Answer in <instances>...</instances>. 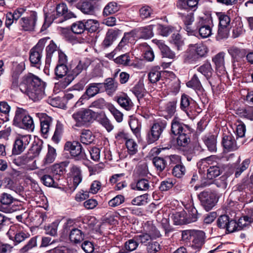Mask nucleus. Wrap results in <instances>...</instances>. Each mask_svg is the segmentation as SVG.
I'll return each mask as SVG.
<instances>
[{"mask_svg": "<svg viewBox=\"0 0 253 253\" xmlns=\"http://www.w3.org/2000/svg\"><path fill=\"white\" fill-rule=\"evenodd\" d=\"M189 52L195 57L194 59L203 57L208 52L207 47L202 43L191 44L189 46Z\"/></svg>", "mask_w": 253, "mask_h": 253, "instance_id": "obj_19", "label": "nucleus"}, {"mask_svg": "<svg viewBox=\"0 0 253 253\" xmlns=\"http://www.w3.org/2000/svg\"><path fill=\"white\" fill-rule=\"evenodd\" d=\"M153 163L157 170L162 171L166 167V162L162 158L155 157L153 158Z\"/></svg>", "mask_w": 253, "mask_h": 253, "instance_id": "obj_62", "label": "nucleus"}, {"mask_svg": "<svg viewBox=\"0 0 253 253\" xmlns=\"http://www.w3.org/2000/svg\"><path fill=\"white\" fill-rule=\"evenodd\" d=\"M196 23L197 29L201 38L205 39L210 37L212 34V22L211 18L205 15L199 17Z\"/></svg>", "mask_w": 253, "mask_h": 253, "instance_id": "obj_7", "label": "nucleus"}, {"mask_svg": "<svg viewBox=\"0 0 253 253\" xmlns=\"http://www.w3.org/2000/svg\"><path fill=\"white\" fill-rule=\"evenodd\" d=\"M72 31L76 34H81L85 29L84 21H79L73 23L71 26Z\"/></svg>", "mask_w": 253, "mask_h": 253, "instance_id": "obj_50", "label": "nucleus"}, {"mask_svg": "<svg viewBox=\"0 0 253 253\" xmlns=\"http://www.w3.org/2000/svg\"><path fill=\"white\" fill-rule=\"evenodd\" d=\"M228 52L231 56L232 58V63L234 69L237 67L239 64L236 65V62L240 61V59L244 58L246 55V53L243 49H241L238 47L232 46L228 49Z\"/></svg>", "mask_w": 253, "mask_h": 253, "instance_id": "obj_22", "label": "nucleus"}, {"mask_svg": "<svg viewBox=\"0 0 253 253\" xmlns=\"http://www.w3.org/2000/svg\"><path fill=\"white\" fill-rule=\"evenodd\" d=\"M56 156V150L50 145L48 146V152L44 159L45 164L52 163L55 159Z\"/></svg>", "mask_w": 253, "mask_h": 253, "instance_id": "obj_49", "label": "nucleus"}, {"mask_svg": "<svg viewBox=\"0 0 253 253\" xmlns=\"http://www.w3.org/2000/svg\"><path fill=\"white\" fill-rule=\"evenodd\" d=\"M94 139V136L92 132L89 129L82 130L80 135L81 142L86 145L91 144Z\"/></svg>", "mask_w": 253, "mask_h": 253, "instance_id": "obj_37", "label": "nucleus"}, {"mask_svg": "<svg viewBox=\"0 0 253 253\" xmlns=\"http://www.w3.org/2000/svg\"><path fill=\"white\" fill-rule=\"evenodd\" d=\"M250 163L249 159H246L244 160L241 165L237 168L235 170V176L236 177H238L240 176L241 173L249 167Z\"/></svg>", "mask_w": 253, "mask_h": 253, "instance_id": "obj_60", "label": "nucleus"}, {"mask_svg": "<svg viewBox=\"0 0 253 253\" xmlns=\"http://www.w3.org/2000/svg\"><path fill=\"white\" fill-rule=\"evenodd\" d=\"M119 105L126 110H130L133 107V103L126 95L120 96L118 99Z\"/></svg>", "mask_w": 253, "mask_h": 253, "instance_id": "obj_43", "label": "nucleus"}, {"mask_svg": "<svg viewBox=\"0 0 253 253\" xmlns=\"http://www.w3.org/2000/svg\"><path fill=\"white\" fill-rule=\"evenodd\" d=\"M164 115V117L168 120L171 118L174 115V103L170 102L167 104Z\"/></svg>", "mask_w": 253, "mask_h": 253, "instance_id": "obj_64", "label": "nucleus"}, {"mask_svg": "<svg viewBox=\"0 0 253 253\" xmlns=\"http://www.w3.org/2000/svg\"><path fill=\"white\" fill-rule=\"evenodd\" d=\"M85 29L89 32H96L99 26V23L96 20L92 19L84 20Z\"/></svg>", "mask_w": 253, "mask_h": 253, "instance_id": "obj_47", "label": "nucleus"}, {"mask_svg": "<svg viewBox=\"0 0 253 253\" xmlns=\"http://www.w3.org/2000/svg\"><path fill=\"white\" fill-rule=\"evenodd\" d=\"M84 63L80 61L77 66L73 70V74H68L64 80L60 82V84L62 88H65L69 85L75 79V77L79 75L85 68Z\"/></svg>", "mask_w": 253, "mask_h": 253, "instance_id": "obj_18", "label": "nucleus"}, {"mask_svg": "<svg viewBox=\"0 0 253 253\" xmlns=\"http://www.w3.org/2000/svg\"><path fill=\"white\" fill-rule=\"evenodd\" d=\"M221 173V169L217 165L210 166L207 169V178L212 179L219 176Z\"/></svg>", "mask_w": 253, "mask_h": 253, "instance_id": "obj_44", "label": "nucleus"}, {"mask_svg": "<svg viewBox=\"0 0 253 253\" xmlns=\"http://www.w3.org/2000/svg\"><path fill=\"white\" fill-rule=\"evenodd\" d=\"M119 10V6L116 2H110L104 7L103 14L104 15H109L115 13Z\"/></svg>", "mask_w": 253, "mask_h": 253, "instance_id": "obj_46", "label": "nucleus"}, {"mask_svg": "<svg viewBox=\"0 0 253 253\" xmlns=\"http://www.w3.org/2000/svg\"><path fill=\"white\" fill-rule=\"evenodd\" d=\"M194 239L192 247L195 249L199 250L205 243V234L201 230H193Z\"/></svg>", "mask_w": 253, "mask_h": 253, "instance_id": "obj_24", "label": "nucleus"}, {"mask_svg": "<svg viewBox=\"0 0 253 253\" xmlns=\"http://www.w3.org/2000/svg\"><path fill=\"white\" fill-rule=\"evenodd\" d=\"M56 15L52 18H48L46 14L45 16L44 23L43 24L41 31L45 30L51 24L52 21L59 17H63L64 20H68L73 17H76L75 14L72 11H69L66 4L62 3L57 5L56 7Z\"/></svg>", "mask_w": 253, "mask_h": 253, "instance_id": "obj_4", "label": "nucleus"}, {"mask_svg": "<svg viewBox=\"0 0 253 253\" xmlns=\"http://www.w3.org/2000/svg\"><path fill=\"white\" fill-rule=\"evenodd\" d=\"M133 94L137 98L138 100L142 98L146 93L142 82L139 81L130 90Z\"/></svg>", "mask_w": 253, "mask_h": 253, "instance_id": "obj_31", "label": "nucleus"}, {"mask_svg": "<svg viewBox=\"0 0 253 253\" xmlns=\"http://www.w3.org/2000/svg\"><path fill=\"white\" fill-rule=\"evenodd\" d=\"M148 195L147 194L137 196L131 201L133 205L141 206L146 204L148 201Z\"/></svg>", "mask_w": 253, "mask_h": 253, "instance_id": "obj_53", "label": "nucleus"}, {"mask_svg": "<svg viewBox=\"0 0 253 253\" xmlns=\"http://www.w3.org/2000/svg\"><path fill=\"white\" fill-rule=\"evenodd\" d=\"M222 144L223 147L228 151H234L238 149L234 137L229 132L223 134Z\"/></svg>", "mask_w": 253, "mask_h": 253, "instance_id": "obj_23", "label": "nucleus"}, {"mask_svg": "<svg viewBox=\"0 0 253 253\" xmlns=\"http://www.w3.org/2000/svg\"><path fill=\"white\" fill-rule=\"evenodd\" d=\"M138 243L135 239V236L131 239L128 240L125 244V249L127 252H132L137 249Z\"/></svg>", "mask_w": 253, "mask_h": 253, "instance_id": "obj_56", "label": "nucleus"}, {"mask_svg": "<svg viewBox=\"0 0 253 253\" xmlns=\"http://www.w3.org/2000/svg\"><path fill=\"white\" fill-rule=\"evenodd\" d=\"M153 25H149L136 29L139 39H150L153 36Z\"/></svg>", "mask_w": 253, "mask_h": 253, "instance_id": "obj_34", "label": "nucleus"}, {"mask_svg": "<svg viewBox=\"0 0 253 253\" xmlns=\"http://www.w3.org/2000/svg\"><path fill=\"white\" fill-rule=\"evenodd\" d=\"M48 39L43 38L32 48L29 53V60L33 66L39 67L42 63V58L45 44Z\"/></svg>", "mask_w": 253, "mask_h": 253, "instance_id": "obj_6", "label": "nucleus"}, {"mask_svg": "<svg viewBox=\"0 0 253 253\" xmlns=\"http://www.w3.org/2000/svg\"><path fill=\"white\" fill-rule=\"evenodd\" d=\"M190 134L189 127L184 124L180 123L175 120V136H181L184 134Z\"/></svg>", "mask_w": 253, "mask_h": 253, "instance_id": "obj_36", "label": "nucleus"}, {"mask_svg": "<svg viewBox=\"0 0 253 253\" xmlns=\"http://www.w3.org/2000/svg\"><path fill=\"white\" fill-rule=\"evenodd\" d=\"M119 30L110 29L107 32L105 38L102 43V45L104 48H107L112 44L113 42L116 40Z\"/></svg>", "mask_w": 253, "mask_h": 253, "instance_id": "obj_28", "label": "nucleus"}, {"mask_svg": "<svg viewBox=\"0 0 253 253\" xmlns=\"http://www.w3.org/2000/svg\"><path fill=\"white\" fill-rule=\"evenodd\" d=\"M124 36L129 43H133L136 39H139L136 29L133 30L129 32L125 33Z\"/></svg>", "mask_w": 253, "mask_h": 253, "instance_id": "obj_63", "label": "nucleus"}, {"mask_svg": "<svg viewBox=\"0 0 253 253\" xmlns=\"http://www.w3.org/2000/svg\"><path fill=\"white\" fill-rule=\"evenodd\" d=\"M205 144L207 145L209 151L215 152L216 150V139L213 135L206 136L204 138Z\"/></svg>", "mask_w": 253, "mask_h": 253, "instance_id": "obj_41", "label": "nucleus"}, {"mask_svg": "<svg viewBox=\"0 0 253 253\" xmlns=\"http://www.w3.org/2000/svg\"><path fill=\"white\" fill-rule=\"evenodd\" d=\"M199 198L201 205L207 211L211 210L218 201L216 194L211 191H204L201 192Z\"/></svg>", "mask_w": 253, "mask_h": 253, "instance_id": "obj_12", "label": "nucleus"}, {"mask_svg": "<svg viewBox=\"0 0 253 253\" xmlns=\"http://www.w3.org/2000/svg\"><path fill=\"white\" fill-rule=\"evenodd\" d=\"M13 125L26 130L33 131L35 128L33 119L28 112L22 108L18 107L15 112Z\"/></svg>", "mask_w": 253, "mask_h": 253, "instance_id": "obj_2", "label": "nucleus"}, {"mask_svg": "<svg viewBox=\"0 0 253 253\" xmlns=\"http://www.w3.org/2000/svg\"><path fill=\"white\" fill-rule=\"evenodd\" d=\"M67 161L55 164L51 167V171L54 175L62 176L66 172V169L69 165Z\"/></svg>", "mask_w": 253, "mask_h": 253, "instance_id": "obj_30", "label": "nucleus"}, {"mask_svg": "<svg viewBox=\"0 0 253 253\" xmlns=\"http://www.w3.org/2000/svg\"><path fill=\"white\" fill-rule=\"evenodd\" d=\"M179 17L183 21L186 30L188 33H193L194 29L192 25L194 21V17L193 13H178Z\"/></svg>", "mask_w": 253, "mask_h": 253, "instance_id": "obj_26", "label": "nucleus"}, {"mask_svg": "<svg viewBox=\"0 0 253 253\" xmlns=\"http://www.w3.org/2000/svg\"><path fill=\"white\" fill-rule=\"evenodd\" d=\"M32 161V157L27 153L13 158L12 160L14 165L26 170H32L38 168L36 161H34L32 164H30Z\"/></svg>", "mask_w": 253, "mask_h": 253, "instance_id": "obj_10", "label": "nucleus"}, {"mask_svg": "<svg viewBox=\"0 0 253 253\" xmlns=\"http://www.w3.org/2000/svg\"><path fill=\"white\" fill-rule=\"evenodd\" d=\"M154 41L155 42V43L161 50L164 57L169 58L171 59H173L174 54L167 45L161 41L154 40Z\"/></svg>", "mask_w": 253, "mask_h": 253, "instance_id": "obj_35", "label": "nucleus"}, {"mask_svg": "<svg viewBox=\"0 0 253 253\" xmlns=\"http://www.w3.org/2000/svg\"><path fill=\"white\" fill-rule=\"evenodd\" d=\"M64 150L68 151L72 157L78 160L86 159V155L81 143L77 141H68L64 145Z\"/></svg>", "mask_w": 253, "mask_h": 253, "instance_id": "obj_13", "label": "nucleus"}, {"mask_svg": "<svg viewBox=\"0 0 253 253\" xmlns=\"http://www.w3.org/2000/svg\"><path fill=\"white\" fill-rule=\"evenodd\" d=\"M94 115L95 113L91 110L84 109L74 113L72 117L76 122L77 126H82L91 122Z\"/></svg>", "mask_w": 253, "mask_h": 253, "instance_id": "obj_9", "label": "nucleus"}, {"mask_svg": "<svg viewBox=\"0 0 253 253\" xmlns=\"http://www.w3.org/2000/svg\"><path fill=\"white\" fill-rule=\"evenodd\" d=\"M79 9L84 14H90L93 12V6L88 1H84L79 5Z\"/></svg>", "mask_w": 253, "mask_h": 253, "instance_id": "obj_57", "label": "nucleus"}, {"mask_svg": "<svg viewBox=\"0 0 253 253\" xmlns=\"http://www.w3.org/2000/svg\"><path fill=\"white\" fill-rule=\"evenodd\" d=\"M162 73H169L170 75H173L172 71H162L161 70V68L159 66H155L152 68L148 73V77L150 82L153 84H156L160 80L162 77Z\"/></svg>", "mask_w": 253, "mask_h": 253, "instance_id": "obj_21", "label": "nucleus"}, {"mask_svg": "<svg viewBox=\"0 0 253 253\" xmlns=\"http://www.w3.org/2000/svg\"><path fill=\"white\" fill-rule=\"evenodd\" d=\"M129 126L136 137L140 136V131L141 129V123L135 118L131 117L128 122Z\"/></svg>", "mask_w": 253, "mask_h": 253, "instance_id": "obj_42", "label": "nucleus"}, {"mask_svg": "<svg viewBox=\"0 0 253 253\" xmlns=\"http://www.w3.org/2000/svg\"><path fill=\"white\" fill-rule=\"evenodd\" d=\"M63 132V125L61 122L57 121L55 127V130L52 137V140L56 143H58L60 141Z\"/></svg>", "mask_w": 253, "mask_h": 253, "instance_id": "obj_48", "label": "nucleus"}, {"mask_svg": "<svg viewBox=\"0 0 253 253\" xmlns=\"http://www.w3.org/2000/svg\"><path fill=\"white\" fill-rule=\"evenodd\" d=\"M135 239L137 242L142 244L146 245L149 243V241L152 239L151 236L149 234L146 233H142L139 235L135 236Z\"/></svg>", "mask_w": 253, "mask_h": 253, "instance_id": "obj_58", "label": "nucleus"}, {"mask_svg": "<svg viewBox=\"0 0 253 253\" xmlns=\"http://www.w3.org/2000/svg\"><path fill=\"white\" fill-rule=\"evenodd\" d=\"M197 70L203 75L208 80L210 79L213 72L211 65L209 62H205L204 64L200 66Z\"/></svg>", "mask_w": 253, "mask_h": 253, "instance_id": "obj_38", "label": "nucleus"}, {"mask_svg": "<svg viewBox=\"0 0 253 253\" xmlns=\"http://www.w3.org/2000/svg\"><path fill=\"white\" fill-rule=\"evenodd\" d=\"M1 211L5 213H10L20 209L21 203L11 194L3 192L0 194Z\"/></svg>", "mask_w": 253, "mask_h": 253, "instance_id": "obj_3", "label": "nucleus"}, {"mask_svg": "<svg viewBox=\"0 0 253 253\" xmlns=\"http://www.w3.org/2000/svg\"><path fill=\"white\" fill-rule=\"evenodd\" d=\"M103 84V87L108 94H113L117 90L118 83L112 78H107Z\"/></svg>", "mask_w": 253, "mask_h": 253, "instance_id": "obj_33", "label": "nucleus"}, {"mask_svg": "<svg viewBox=\"0 0 253 253\" xmlns=\"http://www.w3.org/2000/svg\"><path fill=\"white\" fill-rule=\"evenodd\" d=\"M126 145L130 155H134L137 151V145L132 139H128L126 141Z\"/></svg>", "mask_w": 253, "mask_h": 253, "instance_id": "obj_55", "label": "nucleus"}, {"mask_svg": "<svg viewBox=\"0 0 253 253\" xmlns=\"http://www.w3.org/2000/svg\"><path fill=\"white\" fill-rule=\"evenodd\" d=\"M6 234L8 238L13 242L15 246L24 241L30 236L29 233L19 224H14L11 226Z\"/></svg>", "mask_w": 253, "mask_h": 253, "instance_id": "obj_5", "label": "nucleus"}, {"mask_svg": "<svg viewBox=\"0 0 253 253\" xmlns=\"http://www.w3.org/2000/svg\"><path fill=\"white\" fill-rule=\"evenodd\" d=\"M41 180L42 183L47 187H55V183L52 177L48 174H45L41 177Z\"/></svg>", "mask_w": 253, "mask_h": 253, "instance_id": "obj_61", "label": "nucleus"}, {"mask_svg": "<svg viewBox=\"0 0 253 253\" xmlns=\"http://www.w3.org/2000/svg\"><path fill=\"white\" fill-rule=\"evenodd\" d=\"M85 237V233L78 228H73L70 232L69 239L75 244L81 243L84 240Z\"/></svg>", "mask_w": 253, "mask_h": 253, "instance_id": "obj_27", "label": "nucleus"}, {"mask_svg": "<svg viewBox=\"0 0 253 253\" xmlns=\"http://www.w3.org/2000/svg\"><path fill=\"white\" fill-rule=\"evenodd\" d=\"M167 123L165 120L155 122L147 134V142L152 144L157 141L166 128Z\"/></svg>", "mask_w": 253, "mask_h": 253, "instance_id": "obj_8", "label": "nucleus"}, {"mask_svg": "<svg viewBox=\"0 0 253 253\" xmlns=\"http://www.w3.org/2000/svg\"><path fill=\"white\" fill-rule=\"evenodd\" d=\"M31 140L30 135H18L14 141L12 149V154L19 155L26 149Z\"/></svg>", "mask_w": 253, "mask_h": 253, "instance_id": "obj_14", "label": "nucleus"}, {"mask_svg": "<svg viewBox=\"0 0 253 253\" xmlns=\"http://www.w3.org/2000/svg\"><path fill=\"white\" fill-rule=\"evenodd\" d=\"M38 237L31 238L30 240L19 250V253H29L32 249L37 247Z\"/></svg>", "mask_w": 253, "mask_h": 253, "instance_id": "obj_40", "label": "nucleus"}, {"mask_svg": "<svg viewBox=\"0 0 253 253\" xmlns=\"http://www.w3.org/2000/svg\"><path fill=\"white\" fill-rule=\"evenodd\" d=\"M114 61L118 64L123 66H128L130 64V58L128 53L122 54L114 59Z\"/></svg>", "mask_w": 253, "mask_h": 253, "instance_id": "obj_51", "label": "nucleus"}, {"mask_svg": "<svg viewBox=\"0 0 253 253\" xmlns=\"http://www.w3.org/2000/svg\"><path fill=\"white\" fill-rule=\"evenodd\" d=\"M42 148V141L34 142L31 148L29 149L27 154L32 157V161L34 159L38 157L40 154Z\"/></svg>", "mask_w": 253, "mask_h": 253, "instance_id": "obj_39", "label": "nucleus"}, {"mask_svg": "<svg viewBox=\"0 0 253 253\" xmlns=\"http://www.w3.org/2000/svg\"><path fill=\"white\" fill-rule=\"evenodd\" d=\"M125 201V198L122 195H118L108 202L110 207L115 208L123 203Z\"/></svg>", "mask_w": 253, "mask_h": 253, "instance_id": "obj_59", "label": "nucleus"}, {"mask_svg": "<svg viewBox=\"0 0 253 253\" xmlns=\"http://www.w3.org/2000/svg\"><path fill=\"white\" fill-rule=\"evenodd\" d=\"M175 177L180 178L185 173L186 169L181 162V157L175 155Z\"/></svg>", "mask_w": 253, "mask_h": 253, "instance_id": "obj_32", "label": "nucleus"}, {"mask_svg": "<svg viewBox=\"0 0 253 253\" xmlns=\"http://www.w3.org/2000/svg\"><path fill=\"white\" fill-rule=\"evenodd\" d=\"M246 186L244 184H239L234 187V189L233 191V194H238L239 192H242L240 194V197L239 198V200L243 201L247 197V194L246 192Z\"/></svg>", "mask_w": 253, "mask_h": 253, "instance_id": "obj_54", "label": "nucleus"}, {"mask_svg": "<svg viewBox=\"0 0 253 253\" xmlns=\"http://www.w3.org/2000/svg\"><path fill=\"white\" fill-rule=\"evenodd\" d=\"M175 139H176L177 143L176 147H175V150H177V151L184 152L190 142V134L185 133L184 135L175 137Z\"/></svg>", "mask_w": 253, "mask_h": 253, "instance_id": "obj_29", "label": "nucleus"}, {"mask_svg": "<svg viewBox=\"0 0 253 253\" xmlns=\"http://www.w3.org/2000/svg\"><path fill=\"white\" fill-rule=\"evenodd\" d=\"M68 68L66 65L57 64L55 68L54 72L56 79L62 78L67 76Z\"/></svg>", "mask_w": 253, "mask_h": 253, "instance_id": "obj_45", "label": "nucleus"}, {"mask_svg": "<svg viewBox=\"0 0 253 253\" xmlns=\"http://www.w3.org/2000/svg\"><path fill=\"white\" fill-rule=\"evenodd\" d=\"M225 54L224 52H220L212 58V61L215 66L216 70L221 75L226 74L225 67Z\"/></svg>", "mask_w": 253, "mask_h": 253, "instance_id": "obj_20", "label": "nucleus"}, {"mask_svg": "<svg viewBox=\"0 0 253 253\" xmlns=\"http://www.w3.org/2000/svg\"><path fill=\"white\" fill-rule=\"evenodd\" d=\"M103 88L102 83H91L86 87V90L84 94L76 102L75 107L80 106L84 104V100H88L89 98L95 96L100 92Z\"/></svg>", "mask_w": 253, "mask_h": 253, "instance_id": "obj_11", "label": "nucleus"}, {"mask_svg": "<svg viewBox=\"0 0 253 253\" xmlns=\"http://www.w3.org/2000/svg\"><path fill=\"white\" fill-rule=\"evenodd\" d=\"M37 20V12L31 11L29 15L23 17L20 20L19 24L23 30L32 31L35 29Z\"/></svg>", "mask_w": 253, "mask_h": 253, "instance_id": "obj_15", "label": "nucleus"}, {"mask_svg": "<svg viewBox=\"0 0 253 253\" xmlns=\"http://www.w3.org/2000/svg\"><path fill=\"white\" fill-rule=\"evenodd\" d=\"M25 69L24 62L13 63L11 70V88H19L23 93L26 94L34 101L41 99L44 95L46 83L39 77L29 73L23 76L20 83V76Z\"/></svg>", "mask_w": 253, "mask_h": 253, "instance_id": "obj_1", "label": "nucleus"}, {"mask_svg": "<svg viewBox=\"0 0 253 253\" xmlns=\"http://www.w3.org/2000/svg\"><path fill=\"white\" fill-rule=\"evenodd\" d=\"M186 84L188 87L193 88L195 90H200L202 88V84L196 75H194Z\"/></svg>", "mask_w": 253, "mask_h": 253, "instance_id": "obj_52", "label": "nucleus"}, {"mask_svg": "<svg viewBox=\"0 0 253 253\" xmlns=\"http://www.w3.org/2000/svg\"><path fill=\"white\" fill-rule=\"evenodd\" d=\"M192 211L193 212L192 217L189 218L186 217V212L183 209L177 211L175 213V225H183L196 221L198 218L196 214L197 211L195 209Z\"/></svg>", "mask_w": 253, "mask_h": 253, "instance_id": "obj_17", "label": "nucleus"}, {"mask_svg": "<svg viewBox=\"0 0 253 253\" xmlns=\"http://www.w3.org/2000/svg\"><path fill=\"white\" fill-rule=\"evenodd\" d=\"M217 226L220 229H225L228 233L235 232L236 222L233 219H230L227 215H220L216 220Z\"/></svg>", "mask_w": 253, "mask_h": 253, "instance_id": "obj_16", "label": "nucleus"}, {"mask_svg": "<svg viewBox=\"0 0 253 253\" xmlns=\"http://www.w3.org/2000/svg\"><path fill=\"white\" fill-rule=\"evenodd\" d=\"M52 121V118L46 115H43L40 119L41 131L44 138L48 136Z\"/></svg>", "mask_w": 253, "mask_h": 253, "instance_id": "obj_25", "label": "nucleus"}]
</instances>
